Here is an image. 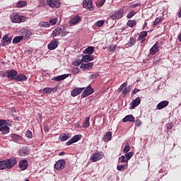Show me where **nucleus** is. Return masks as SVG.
Returning <instances> with one entry per match:
<instances>
[{
    "mask_svg": "<svg viewBox=\"0 0 181 181\" xmlns=\"http://www.w3.org/2000/svg\"><path fill=\"white\" fill-rule=\"evenodd\" d=\"M50 25H56L57 23V18H52L49 20Z\"/></svg>",
    "mask_w": 181,
    "mask_h": 181,
    "instance_id": "nucleus-52",
    "label": "nucleus"
},
{
    "mask_svg": "<svg viewBox=\"0 0 181 181\" xmlns=\"http://www.w3.org/2000/svg\"><path fill=\"white\" fill-rule=\"evenodd\" d=\"M104 4H105V0H101L99 3L98 6H99L100 8H101V6H103V5H104Z\"/></svg>",
    "mask_w": 181,
    "mask_h": 181,
    "instance_id": "nucleus-59",
    "label": "nucleus"
},
{
    "mask_svg": "<svg viewBox=\"0 0 181 181\" xmlns=\"http://www.w3.org/2000/svg\"><path fill=\"white\" fill-rule=\"evenodd\" d=\"M47 4L50 8H54L55 9L62 6V2H60V0H47Z\"/></svg>",
    "mask_w": 181,
    "mask_h": 181,
    "instance_id": "nucleus-3",
    "label": "nucleus"
},
{
    "mask_svg": "<svg viewBox=\"0 0 181 181\" xmlns=\"http://www.w3.org/2000/svg\"><path fill=\"white\" fill-rule=\"evenodd\" d=\"M103 158H104V153L101 151H97L92 155L90 160L92 162H98V160H101Z\"/></svg>",
    "mask_w": 181,
    "mask_h": 181,
    "instance_id": "nucleus-4",
    "label": "nucleus"
},
{
    "mask_svg": "<svg viewBox=\"0 0 181 181\" xmlns=\"http://www.w3.org/2000/svg\"><path fill=\"white\" fill-rule=\"evenodd\" d=\"M54 88H45L43 91L45 94H50L53 91Z\"/></svg>",
    "mask_w": 181,
    "mask_h": 181,
    "instance_id": "nucleus-44",
    "label": "nucleus"
},
{
    "mask_svg": "<svg viewBox=\"0 0 181 181\" xmlns=\"http://www.w3.org/2000/svg\"><path fill=\"white\" fill-rule=\"evenodd\" d=\"M162 22V18H156V20L153 22V26L155 28L157 25H159V23Z\"/></svg>",
    "mask_w": 181,
    "mask_h": 181,
    "instance_id": "nucleus-42",
    "label": "nucleus"
},
{
    "mask_svg": "<svg viewBox=\"0 0 181 181\" xmlns=\"http://www.w3.org/2000/svg\"><path fill=\"white\" fill-rule=\"evenodd\" d=\"M78 68H74L72 69V73L74 74H77V73H78Z\"/></svg>",
    "mask_w": 181,
    "mask_h": 181,
    "instance_id": "nucleus-60",
    "label": "nucleus"
},
{
    "mask_svg": "<svg viewBox=\"0 0 181 181\" xmlns=\"http://www.w3.org/2000/svg\"><path fill=\"white\" fill-rule=\"evenodd\" d=\"M59 35H60V27H57L52 32V36L54 37Z\"/></svg>",
    "mask_w": 181,
    "mask_h": 181,
    "instance_id": "nucleus-35",
    "label": "nucleus"
},
{
    "mask_svg": "<svg viewBox=\"0 0 181 181\" xmlns=\"http://www.w3.org/2000/svg\"><path fill=\"white\" fill-rule=\"evenodd\" d=\"M127 86L128 83H127V82L123 83L119 88V92L121 93L122 91L124 95H127V94L129 93V90H131Z\"/></svg>",
    "mask_w": 181,
    "mask_h": 181,
    "instance_id": "nucleus-8",
    "label": "nucleus"
},
{
    "mask_svg": "<svg viewBox=\"0 0 181 181\" xmlns=\"http://www.w3.org/2000/svg\"><path fill=\"white\" fill-rule=\"evenodd\" d=\"M127 166H128V165H117V170H119L120 172H124V170H125V169H127Z\"/></svg>",
    "mask_w": 181,
    "mask_h": 181,
    "instance_id": "nucleus-41",
    "label": "nucleus"
},
{
    "mask_svg": "<svg viewBox=\"0 0 181 181\" xmlns=\"http://www.w3.org/2000/svg\"><path fill=\"white\" fill-rule=\"evenodd\" d=\"M83 6L86 9H89V11H93L94 7H93V0H83Z\"/></svg>",
    "mask_w": 181,
    "mask_h": 181,
    "instance_id": "nucleus-12",
    "label": "nucleus"
},
{
    "mask_svg": "<svg viewBox=\"0 0 181 181\" xmlns=\"http://www.w3.org/2000/svg\"><path fill=\"white\" fill-rule=\"evenodd\" d=\"M69 139V136L66 134V133H63L59 136V140L62 142H64V141H67Z\"/></svg>",
    "mask_w": 181,
    "mask_h": 181,
    "instance_id": "nucleus-38",
    "label": "nucleus"
},
{
    "mask_svg": "<svg viewBox=\"0 0 181 181\" xmlns=\"http://www.w3.org/2000/svg\"><path fill=\"white\" fill-rule=\"evenodd\" d=\"M146 36H148V33L146 31H141L139 36L138 40H140V43H144L146 40Z\"/></svg>",
    "mask_w": 181,
    "mask_h": 181,
    "instance_id": "nucleus-17",
    "label": "nucleus"
},
{
    "mask_svg": "<svg viewBox=\"0 0 181 181\" xmlns=\"http://www.w3.org/2000/svg\"><path fill=\"white\" fill-rule=\"evenodd\" d=\"M40 25L42 28H49L50 26V24L47 22H40Z\"/></svg>",
    "mask_w": 181,
    "mask_h": 181,
    "instance_id": "nucleus-49",
    "label": "nucleus"
},
{
    "mask_svg": "<svg viewBox=\"0 0 181 181\" xmlns=\"http://www.w3.org/2000/svg\"><path fill=\"white\" fill-rule=\"evenodd\" d=\"M115 47H117L115 45V46H112V45H111V46H110V47H109V52H115Z\"/></svg>",
    "mask_w": 181,
    "mask_h": 181,
    "instance_id": "nucleus-56",
    "label": "nucleus"
},
{
    "mask_svg": "<svg viewBox=\"0 0 181 181\" xmlns=\"http://www.w3.org/2000/svg\"><path fill=\"white\" fill-rule=\"evenodd\" d=\"M81 63H83V60L78 59V60L74 62V66L78 67V66H80V64H81Z\"/></svg>",
    "mask_w": 181,
    "mask_h": 181,
    "instance_id": "nucleus-51",
    "label": "nucleus"
},
{
    "mask_svg": "<svg viewBox=\"0 0 181 181\" xmlns=\"http://www.w3.org/2000/svg\"><path fill=\"white\" fill-rule=\"evenodd\" d=\"M58 46L59 42L57 40H54L48 44L47 48L49 50H54L55 49H57Z\"/></svg>",
    "mask_w": 181,
    "mask_h": 181,
    "instance_id": "nucleus-13",
    "label": "nucleus"
},
{
    "mask_svg": "<svg viewBox=\"0 0 181 181\" xmlns=\"http://www.w3.org/2000/svg\"><path fill=\"white\" fill-rule=\"evenodd\" d=\"M93 93H94V88L91 87V85H88V86L82 93L81 97L83 98H86V97H88V95H91Z\"/></svg>",
    "mask_w": 181,
    "mask_h": 181,
    "instance_id": "nucleus-6",
    "label": "nucleus"
},
{
    "mask_svg": "<svg viewBox=\"0 0 181 181\" xmlns=\"http://www.w3.org/2000/svg\"><path fill=\"white\" fill-rule=\"evenodd\" d=\"M93 66H94V63L93 62H88L87 64H81V69H84L85 70H87V69H91Z\"/></svg>",
    "mask_w": 181,
    "mask_h": 181,
    "instance_id": "nucleus-27",
    "label": "nucleus"
},
{
    "mask_svg": "<svg viewBox=\"0 0 181 181\" xmlns=\"http://www.w3.org/2000/svg\"><path fill=\"white\" fill-rule=\"evenodd\" d=\"M104 23V20H100L95 23V26H97L98 28H101L102 26H103Z\"/></svg>",
    "mask_w": 181,
    "mask_h": 181,
    "instance_id": "nucleus-43",
    "label": "nucleus"
},
{
    "mask_svg": "<svg viewBox=\"0 0 181 181\" xmlns=\"http://www.w3.org/2000/svg\"><path fill=\"white\" fill-rule=\"evenodd\" d=\"M136 13L134 11L129 12L127 16V19H131V18H132V16H135Z\"/></svg>",
    "mask_w": 181,
    "mask_h": 181,
    "instance_id": "nucleus-45",
    "label": "nucleus"
},
{
    "mask_svg": "<svg viewBox=\"0 0 181 181\" xmlns=\"http://www.w3.org/2000/svg\"><path fill=\"white\" fill-rule=\"evenodd\" d=\"M21 40H23V35H19V36L15 37L13 39V44L17 45V43H19V42H21Z\"/></svg>",
    "mask_w": 181,
    "mask_h": 181,
    "instance_id": "nucleus-31",
    "label": "nucleus"
},
{
    "mask_svg": "<svg viewBox=\"0 0 181 181\" xmlns=\"http://www.w3.org/2000/svg\"><path fill=\"white\" fill-rule=\"evenodd\" d=\"M15 80H16L17 81H26L28 80V77L21 74L16 75Z\"/></svg>",
    "mask_w": 181,
    "mask_h": 181,
    "instance_id": "nucleus-26",
    "label": "nucleus"
},
{
    "mask_svg": "<svg viewBox=\"0 0 181 181\" xmlns=\"http://www.w3.org/2000/svg\"><path fill=\"white\" fill-rule=\"evenodd\" d=\"M74 144V141H73L72 139L66 142V146H69L71 144Z\"/></svg>",
    "mask_w": 181,
    "mask_h": 181,
    "instance_id": "nucleus-61",
    "label": "nucleus"
},
{
    "mask_svg": "<svg viewBox=\"0 0 181 181\" xmlns=\"http://www.w3.org/2000/svg\"><path fill=\"white\" fill-rule=\"evenodd\" d=\"M11 139L13 142H19L22 139V136L16 134H11L10 135Z\"/></svg>",
    "mask_w": 181,
    "mask_h": 181,
    "instance_id": "nucleus-23",
    "label": "nucleus"
},
{
    "mask_svg": "<svg viewBox=\"0 0 181 181\" xmlns=\"http://www.w3.org/2000/svg\"><path fill=\"white\" fill-rule=\"evenodd\" d=\"M59 29H60V36H62V37H64V36L68 35L69 32L67 31V29H66V27L61 25L59 26Z\"/></svg>",
    "mask_w": 181,
    "mask_h": 181,
    "instance_id": "nucleus-25",
    "label": "nucleus"
},
{
    "mask_svg": "<svg viewBox=\"0 0 181 181\" xmlns=\"http://www.w3.org/2000/svg\"><path fill=\"white\" fill-rule=\"evenodd\" d=\"M124 15V9H119L118 11H115L112 16H110L111 19H121Z\"/></svg>",
    "mask_w": 181,
    "mask_h": 181,
    "instance_id": "nucleus-9",
    "label": "nucleus"
},
{
    "mask_svg": "<svg viewBox=\"0 0 181 181\" xmlns=\"http://www.w3.org/2000/svg\"><path fill=\"white\" fill-rule=\"evenodd\" d=\"M17 163L18 160H16V158L14 157L0 161V170H4V169H12Z\"/></svg>",
    "mask_w": 181,
    "mask_h": 181,
    "instance_id": "nucleus-1",
    "label": "nucleus"
},
{
    "mask_svg": "<svg viewBox=\"0 0 181 181\" xmlns=\"http://www.w3.org/2000/svg\"><path fill=\"white\" fill-rule=\"evenodd\" d=\"M74 144H76V142H78L80 139H81V134L79 135H75L71 138Z\"/></svg>",
    "mask_w": 181,
    "mask_h": 181,
    "instance_id": "nucleus-37",
    "label": "nucleus"
},
{
    "mask_svg": "<svg viewBox=\"0 0 181 181\" xmlns=\"http://www.w3.org/2000/svg\"><path fill=\"white\" fill-rule=\"evenodd\" d=\"M25 136H27V138H29L30 139H31V138H33V135L30 130H27L25 132Z\"/></svg>",
    "mask_w": 181,
    "mask_h": 181,
    "instance_id": "nucleus-50",
    "label": "nucleus"
},
{
    "mask_svg": "<svg viewBox=\"0 0 181 181\" xmlns=\"http://www.w3.org/2000/svg\"><path fill=\"white\" fill-rule=\"evenodd\" d=\"M146 26H148V23H146V20L144 22V24L143 25V29H145V28H146Z\"/></svg>",
    "mask_w": 181,
    "mask_h": 181,
    "instance_id": "nucleus-63",
    "label": "nucleus"
},
{
    "mask_svg": "<svg viewBox=\"0 0 181 181\" xmlns=\"http://www.w3.org/2000/svg\"><path fill=\"white\" fill-rule=\"evenodd\" d=\"M11 111V114H14L15 112H16V109L15 107H12Z\"/></svg>",
    "mask_w": 181,
    "mask_h": 181,
    "instance_id": "nucleus-62",
    "label": "nucleus"
},
{
    "mask_svg": "<svg viewBox=\"0 0 181 181\" xmlns=\"http://www.w3.org/2000/svg\"><path fill=\"white\" fill-rule=\"evenodd\" d=\"M129 151H131V147L129 146H125V147L123 149V152L124 153H128V152H129Z\"/></svg>",
    "mask_w": 181,
    "mask_h": 181,
    "instance_id": "nucleus-53",
    "label": "nucleus"
},
{
    "mask_svg": "<svg viewBox=\"0 0 181 181\" xmlns=\"http://www.w3.org/2000/svg\"><path fill=\"white\" fill-rule=\"evenodd\" d=\"M139 91H141V90L136 88V89H134V90H132L131 95H132V96H134V95H135V94H136V93H139Z\"/></svg>",
    "mask_w": 181,
    "mask_h": 181,
    "instance_id": "nucleus-55",
    "label": "nucleus"
},
{
    "mask_svg": "<svg viewBox=\"0 0 181 181\" xmlns=\"http://www.w3.org/2000/svg\"><path fill=\"white\" fill-rule=\"evenodd\" d=\"M30 151H29V148L26 146L21 147L18 151V156H28Z\"/></svg>",
    "mask_w": 181,
    "mask_h": 181,
    "instance_id": "nucleus-11",
    "label": "nucleus"
},
{
    "mask_svg": "<svg viewBox=\"0 0 181 181\" xmlns=\"http://www.w3.org/2000/svg\"><path fill=\"white\" fill-rule=\"evenodd\" d=\"M12 42V36H9V35L6 34L4 35L1 40V46H9Z\"/></svg>",
    "mask_w": 181,
    "mask_h": 181,
    "instance_id": "nucleus-5",
    "label": "nucleus"
},
{
    "mask_svg": "<svg viewBox=\"0 0 181 181\" xmlns=\"http://www.w3.org/2000/svg\"><path fill=\"white\" fill-rule=\"evenodd\" d=\"M28 3L25 1H20L17 3L16 6L17 8H23V6H26Z\"/></svg>",
    "mask_w": 181,
    "mask_h": 181,
    "instance_id": "nucleus-34",
    "label": "nucleus"
},
{
    "mask_svg": "<svg viewBox=\"0 0 181 181\" xmlns=\"http://www.w3.org/2000/svg\"><path fill=\"white\" fill-rule=\"evenodd\" d=\"M168 105L169 101L163 100L157 105L156 108L157 110H163V108H166V107H168Z\"/></svg>",
    "mask_w": 181,
    "mask_h": 181,
    "instance_id": "nucleus-16",
    "label": "nucleus"
},
{
    "mask_svg": "<svg viewBox=\"0 0 181 181\" xmlns=\"http://www.w3.org/2000/svg\"><path fill=\"white\" fill-rule=\"evenodd\" d=\"M23 33L25 36L26 39H28V37H30V36H32V33L29 30H24Z\"/></svg>",
    "mask_w": 181,
    "mask_h": 181,
    "instance_id": "nucleus-40",
    "label": "nucleus"
},
{
    "mask_svg": "<svg viewBox=\"0 0 181 181\" xmlns=\"http://www.w3.org/2000/svg\"><path fill=\"white\" fill-rule=\"evenodd\" d=\"M5 125H8V120L0 119V128Z\"/></svg>",
    "mask_w": 181,
    "mask_h": 181,
    "instance_id": "nucleus-48",
    "label": "nucleus"
},
{
    "mask_svg": "<svg viewBox=\"0 0 181 181\" xmlns=\"http://www.w3.org/2000/svg\"><path fill=\"white\" fill-rule=\"evenodd\" d=\"M65 166H66V160L62 159L56 162V163L54 165V168L57 170H62V169H64Z\"/></svg>",
    "mask_w": 181,
    "mask_h": 181,
    "instance_id": "nucleus-7",
    "label": "nucleus"
},
{
    "mask_svg": "<svg viewBox=\"0 0 181 181\" xmlns=\"http://www.w3.org/2000/svg\"><path fill=\"white\" fill-rule=\"evenodd\" d=\"M0 76L2 77H5L7 76V71H2L0 72Z\"/></svg>",
    "mask_w": 181,
    "mask_h": 181,
    "instance_id": "nucleus-57",
    "label": "nucleus"
},
{
    "mask_svg": "<svg viewBox=\"0 0 181 181\" xmlns=\"http://www.w3.org/2000/svg\"><path fill=\"white\" fill-rule=\"evenodd\" d=\"M83 53L85 54H89V56H90V54H93V53H94V47H88L83 51Z\"/></svg>",
    "mask_w": 181,
    "mask_h": 181,
    "instance_id": "nucleus-30",
    "label": "nucleus"
},
{
    "mask_svg": "<svg viewBox=\"0 0 181 181\" xmlns=\"http://www.w3.org/2000/svg\"><path fill=\"white\" fill-rule=\"evenodd\" d=\"M11 22L13 23H22L23 22H26V17L23 16H19L18 13H13L11 16Z\"/></svg>",
    "mask_w": 181,
    "mask_h": 181,
    "instance_id": "nucleus-2",
    "label": "nucleus"
},
{
    "mask_svg": "<svg viewBox=\"0 0 181 181\" xmlns=\"http://www.w3.org/2000/svg\"><path fill=\"white\" fill-rule=\"evenodd\" d=\"M172 128H173V123H168L167 124V129H172Z\"/></svg>",
    "mask_w": 181,
    "mask_h": 181,
    "instance_id": "nucleus-58",
    "label": "nucleus"
},
{
    "mask_svg": "<svg viewBox=\"0 0 181 181\" xmlns=\"http://www.w3.org/2000/svg\"><path fill=\"white\" fill-rule=\"evenodd\" d=\"M127 25L129 28H134V26H136V20H129Z\"/></svg>",
    "mask_w": 181,
    "mask_h": 181,
    "instance_id": "nucleus-33",
    "label": "nucleus"
},
{
    "mask_svg": "<svg viewBox=\"0 0 181 181\" xmlns=\"http://www.w3.org/2000/svg\"><path fill=\"white\" fill-rule=\"evenodd\" d=\"M80 21H81V18H80V16H76L74 18H71L70 20V25H77V23H78L80 22Z\"/></svg>",
    "mask_w": 181,
    "mask_h": 181,
    "instance_id": "nucleus-20",
    "label": "nucleus"
},
{
    "mask_svg": "<svg viewBox=\"0 0 181 181\" xmlns=\"http://www.w3.org/2000/svg\"><path fill=\"white\" fill-rule=\"evenodd\" d=\"M135 122L136 127H139L140 125H142V122L139 119H136Z\"/></svg>",
    "mask_w": 181,
    "mask_h": 181,
    "instance_id": "nucleus-54",
    "label": "nucleus"
},
{
    "mask_svg": "<svg viewBox=\"0 0 181 181\" xmlns=\"http://www.w3.org/2000/svg\"><path fill=\"white\" fill-rule=\"evenodd\" d=\"M136 6H139V4H132L131 6L132 8H136Z\"/></svg>",
    "mask_w": 181,
    "mask_h": 181,
    "instance_id": "nucleus-64",
    "label": "nucleus"
},
{
    "mask_svg": "<svg viewBox=\"0 0 181 181\" xmlns=\"http://www.w3.org/2000/svg\"><path fill=\"white\" fill-rule=\"evenodd\" d=\"M159 52V45L158 43H156L153 45V46L150 49V54H152L153 56L154 54H156Z\"/></svg>",
    "mask_w": 181,
    "mask_h": 181,
    "instance_id": "nucleus-18",
    "label": "nucleus"
},
{
    "mask_svg": "<svg viewBox=\"0 0 181 181\" xmlns=\"http://www.w3.org/2000/svg\"><path fill=\"white\" fill-rule=\"evenodd\" d=\"M136 43V39L131 37L128 43L126 44L127 47H132Z\"/></svg>",
    "mask_w": 181,
    "mask_h": 181,
    "instance_id": "nucleus-29",
    "label": "nucleus"
},
{
    "mask_svg": "<svg viewBox=\"0 0 181 181\" xmlns=\"http://www.w3.org/2000/svg\"><path fill=\"white\" fill-rule=\"evenodd\" d=\"M9 131H11V128L6 126V124L0 127V132H1L2 135H6V134H9Z\"/></svg>",
    "mask_w": 181,
    "mask_h": 181,
    "instance_id": "nucleus-22",
    "label": "nucleus"
},
{
    "mask_svg": "<svg viewBox=\"0 0 181 181\" xmlns=\"http://www.w3.org/2000/svg\"><path fill=\"white\" fill-rule=\"evenodd\" d=\"M141 104V98L137 97L133 102L132 103L131 110H134L136 107H138Z\"/></svg>",
    "mask_w": 181,
    "mask_h": 181,
    "instance_id": "nucleus-21",
    "label": "nucleus"
},
{
    "mask_svg": "<svg viewBox=\"0 0 181 181\" xmlns=\"http://www.w3.org/2000/svg\"><path fill=\"white\" fill-rule=\"evenodd\" d=\"M82 62H83L84 63H88V62H93L94 60V57L90 56V55H84L82 57Z\"/></svg>",
    "mask_w": 181,
    "mask_h": 181,
    "instance_id": "nucleus-24",
    "label": "nucleus"
},
{
    "mask_svg": "<svg viewBox=\"0 0 181 181\" xmlns=\"http://www.w3.org/2000/svg\"><path fill=\"white\" fill-rule=\"evenodd\" d=\"M98 77H100V74L99 73H96V74L90 75L89 79L90 80H94V78H98Z\"/></svg>",
    "mask_w": 181,
    "mask_h": 181,
    "instance_id": "nucleus-46",
    "label": "nucleus"
},
{
    "mask_svg": "<svg viewBox=\"0 0 181 181\" xmlns=\"http://www.w3.org/2000/svg\"><path fill=\"white\" fill-rule=\"evenodd\" d=\"M123 122H135V117L132 115H128L122 119Z\"/></svg>",
    "mask_w": 181,
    "mask_h": 181,
    "instance_id": "nucleus-19",
    "label": "nucleus"
},
{
    "mask_svg": "<svg viewBox=\"0 0 181 181\" xmlns=\"http://www.w3.org/2000/svg\"><path fill=\"white\" fill-rule=\"evenodd\" d=\"M90 127V117H87L85 118L84 122H83V128L87 129Z\"/></svg>",
    "mask_w": 181,
    "mask_h": 181,
    "instance_id": "nucleus-32",
    "label": "nucleus"
},
{
    "mask_svg": "<svg viewBox=\"0 0 181 181\" xmlns=\"http://www.w3.org/2000/svg\"><path fill=\"white\" fill-rule=\"evenodd\" d=\"M126 156V159L127 160H129V159H131V158H132V156H134V153L133 152H129L125 154Z\"/></svg>",
    "mask_w": 181,
    "mask_h": 181,
    "instance_id": "nucleus-47",
    "label": "nucleus"
},
{
    "mask_svg": "<svg viewBox=\"0 0 181 181\" xmlns=\"http://www.w3.org/2000/svg\"><path fill=\"white\" fill-rule=\"evenodd\" d=\"M69 76H70V74H63L54 78V80L55 81H63V80H65V78H67Z\"/></svg>",
    "mask_w": 181,
    "mask_h": 181,
    "instance_id": "nucleus-28",
    "label": "nucleus"
},
{
    "mask_svg": "<svg viewBox=\"0 0 181 181\" xmlns=\"http://www.w3.org/2000/svg\"><path fill=\"white\" fill-rule=\"evenodd\" d=\"M118 162L120 163H127L128 160H127V157L125 156H122L119 158Z\"/></svg>",
    "mask_w": 181,
    "mask_h": 181,
    "instance_id": "nucleus-39",
    "label": "nucleus"
},
{
    "mask_svg": "<svg viewBox=\"0 0 181 181\" xmlns=\"http://www.w3.org/2000/svg\"><path fill=\"white\" fill-rule=\"evenodd\" d=\"M112 139V132H107L105 135V139H106V141H111Z\"/></svg>",
    "mask_w": 181,
    "mask_h": 181,
    "instance_id": "nucleus-36",
    "label": "nucleus"
},
{
    "mask_svg": "<svg viewBox=\"0 0 181 181\" xmlns=\"http://www.w3.org/2000/svg\"><path fill=\"white\" fill-rule=\"evenodd\" d=\"M83 90H84V88H77L76 89H74L71 92V95H72V97H77V95L83 93Z\"/></svg>",
    "mask_w": 181,
    "mask_h": 181,
    "instance_id": "nucleus-15",
    "label": "nucleus"
},
{
    "mask_svg": "<svg viewBox=\"0 0 181 181\" xmlns=\"http://www.w3.org/2000/svg\"><path fill=\"white\" fill-rule=\"evenodd\" d=\"M16 76H18V71L15 69H12V70H7V75L6 77L9 79V80H15V78H16Z\"/></svg>",
    "mask_w": 181,
    "mask_h": 181,
    "instance_id": "nucleus-10",
    "label": "nucleus"
},
{
    "mask_svg": "<svg viewBox=\"0 0 181 181\" xmlns=\"http://www.w3.org/2000/svg\"><path fill=\"white\" fill-rule=\"evenodd\" d=\"M28 160H21L19 161L18 168L21 170H26L28 166Z\"/></svg>",
    "mask_w": 181,
    "mask_h": 181,
    "instance_id": "nucleus-14",
    "label": "nucleus"
}]
</instances>
